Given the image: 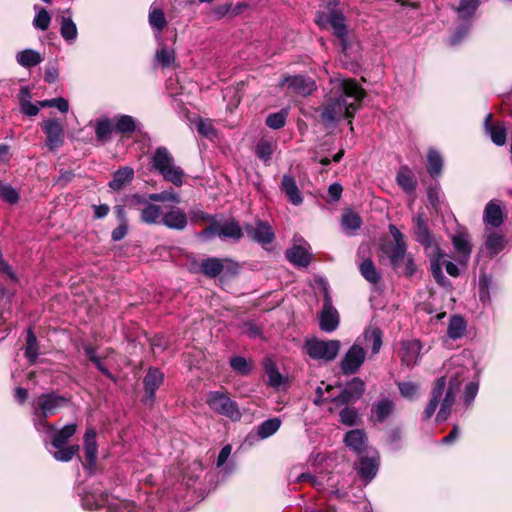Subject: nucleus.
I'll return each mask as SVG.
<instances>
[{"label":"nucleus","mask_w":512,"mask_h":512,"mask_svg":"<svg viewBox=\"0 0 512 512\" xmlns=\"http://www.w3.org/2000/svg\"><path fill=\"white\" fill-rule=\"evenodd\" d=\"M331 84L330 95L321 113L322 119L335 122L343 117H353L361 106L365 91L352 79L337 78Z\"/></svg>","instance_id":"1"},{"label":"nucleus","mask_w":512,"mask_h":512,"mask_svg":"<svg viewBox=\"0 0 512 512\" xmlns=\"http://www.w3.org/2000/svg\"><path fill=\"white\" fill-rule=\"evenodd\" d=\"M34 426L42 435L44 443H50L54 449L48 448L49 453L59 462H69L79 452V445H67L70 438L76 433V424H67L60 429L47 422V418H35Z\"/></svg>","instance_id":"2"},{"label":"nucleus","mask_w":512,"mask_h":512,"mask_svg":"<svg viewBox=\"0 0 512 512\" xmlns=\"http://www.w3.org/2000/svg\"><path fill=\"white\" fill-rule=\"evenodd\" d=\"M460 372H456L455 377L450 378V385L446 387V378L440 377L432 390L431 399L425 409L426 416H432L439 407L437 416H448L452 412V406L455 402V396L459 390L461 379H458Z\"/></svg>","instance_id":"3"},{"label":"nucleus","mask_w":512,"mask_h":512,"mask_svg":"<svg viewBox=\"0 0 512 512\" xmlns=\"http://www.w3.org/2000/svg\"><path fill=\"white\" fill-rule=\"evenodd\" d=\"M151 166L165 181L179 187L183 184L185 173L180 166L175 164L174 158L166 147H158L152 158Z\"/></svg>","instance_id":"4"},{"label":"nucleus","mask_w":512,"mask_h":512,"mask_svg":"<svg viewBox=\"0 0 512 512\" xmlns=\"http://www.w3.org/2000/svg\"><path fill=\"white\" fill-rule=\"evenodd\" d=\"M339 340H308L305 344L307 354L314 360L330 362L336 358L340 350Z\"/></svg>","instance_id":"5"},{"label":"nucleus","mask_w":512,"mask_h":512,"mask_svg":"<svg viewBox=\"0 0 512 512\" xmlns=\"http://www.w3.org/2000/svg\"><path fill=\"white\" fill-rule=\"evenodd\" d=\"M206 237L217 236L222 240L238 241L242 238L243 232L238 223L234 220L214 221L204 231Z\"/></svg>","instance_id":"6"},{"label":"nucleus","mask_w":512,"mask_h":512,"mask_svg":"<svg viewBox=\"0 0 512 512\" xmlns=\"http://www.w3.org/2000/svg\"><path fill=\"white\" fill-rule=\"evenodd\" d=\"M316 22L322 27H326L330 25L333 30L334 35L338 38L340 45L342 46V50L345 51L347 49L346 44V34L347 28L345 24V19L342 14L332 11L328 15H324L322 13H318L316 17Z\"/></svg>","instance_id":"7"},{"label":"nucleus","mask_w":512,"mask_h":512,"mask_svg":"<svg viewBox=\"0 0 512 512\" xmlns=\"http://www.w3.org/2000/svg\"><path fill=\"white\" fill-rule=\"evenodd\" d=\"M414 233L416 240L425 248L427 255H435L440 251V247L434 237L430 234L426 225V219L423 214H417L413 218Z\"/></svg>","instance_id":"8"},{"label":"nucleus","mask_w":512,"mask_h":512,"mask_svg":"<svg viewBox=\"0 0 512 512\" xmlns=\"http://www.w3.org/2000/svg\"><path fill=\"white\" fill-rule=\"evenodd\" d=\"M206 403L213 412L223 416H232L238 413L236 403L227 394L219 391L209 392L206 395Z\"/></svg>","instance_id":"9"},{"label":"nucleus","mask_w":512,"mask_h":512,"mask_svg":"<svg viewBox=\"0 0 512 512\" xmlns=\"http://www.w3.org/2000/svg\"><path fill=\"white\" fill-rule=\"evenodd\" d=\"M359 456L357 472L362 479L370 482L377 474L380 463V456L376 449H370Z\"/></svg>","instance_id":"10"},{"label":"nucleus","mask_w":512,"mask_h":512,"mask_svg":"<svg viewBox=\"0 0 512 512\" xmlns=\"http://www.w3.org/2000/svg\"><path fill=\"white\" fill-rule=\"evenodd\" d=\"M263 367L265 381L269 387L277 391L285 390L288 387V375L281 372L280 367L272 359H266Z\"/></svg>","instance_id":"11"},{"label":"nucleus","mask_w":512,"mask_h":512,"mask_svg":"<svg viewBox=\"0 0 512 512\" xmlns=\"http://www.w3.org/2000/svg\"><path fill=\"white\" fill-rule=\"evenodd\" d=\"M365 357L366 352L363 347L358 344L352 345L340 363L342 372L346 375L356 373L364 363Z\"/></svg>","instance_id":"12"},{"label":"nucleus","mask_w":512,"mask_h":512,"mask_svg":"<svg viewBox=\"0 0 512 512\" xmlns=\"http://www.w3.org/2000/svg\"><path fill=\"white\" fill-rule=\"evenodd\" d=\"M280 85L286 87L287 93L298 96H308L315 90V82L303 76H289L284 78Z\"/></svg>","instance_id":"13"},{"label":"nucleus","mask_w":512,"mask_h":512,"mask_svg":"<svg viewBox=\"0 0 512 512\" xmlns=\"http://www.w3.org/2000/svg\"><path fill=\"white\" fill-rule=\"evenodd\" d=\"M71 400L67 397L61 396L57 393H46L38 397L37 406L44 412L55 414L59 413L61 409L70 407Z\"/></svg>","instance_id":"14"},{"label":"nucleus","mask_w":512,"mask_h":512,"mask_svg":"<svg viewBox=\"0 0 512 512\" xmlns=\"http://www.w3.org/2000/svg\"><path fill=\"white\" fill-rule=\"evenodd\" d=\"M325 297L322 312L320 314V327L325 332L334 331L339 325V315L337 310L332 305V299L324 288Z\"/></svg>","instance_id":"15"},{"label":"nucleus","mask_w":512,"mask_h":512,"mask_svg":"<svg viewBox=\"0 0 512 512\" xmlns=\"http://www.w3.org/2000/svg\"><path fill=\"white\" fill-rule=\"evenodd\" d=\"M345 445L357 455H362L370 449L366 433L362 429H352L345 433L343 437Z\"/></svg>","instance_id":"16"},{"label":"nucleus","mask_w":512,"mask_h":512,"mask_svg":"<svg viewBox=\"0 0 512 512\" xmlns=\"http://www.w3.org/2000/svg\"><path fill=\"white\" fill-rule=\"evenodd\" d=\"M365 390V383L362 379L355 377L351 382L348 383L345 389H343L337 396L334 397V401L340 404H347L358 400Z\"/></svg>","instance_id":"17"},{"label":"nucleus","mask_w":512,"mask_h":512,"mask_svg":"<svg viewBox=\"0 0 512 512\" xmlns=\"http://www.w3.org/2000/svg\"><path fill=\"white\" fill-rule=\"evenodd\" d=\"M483 222L485 227L491 229L498 228L503 224V209L498 200H491L486 204L483 212Z\"/></svg>","instance_id":"18"},{"label":"nucleus","mask_w":512,"mask_h":512,"mask_svg":"<svg viewBox=\"0 0 512 512\" xmlns=\"http://www.w3.org/2000/svg\"><path fill=\"white\" fill-rule=\"evenodd\" d=\"M160 222L169 229L182 231L187 227L188 218L182 209L172 207L163 214Z\"/></svg>","instance_id":"19"},{"label":"nucleus","mask_w":512,"mask_h":512,"mask_svg":"<svg viewBox=\"0 0 512 512\" xmlns=\"http://www.w3.org/2000/svg\"><path fill=\"white\" fill-rule=\"evenodd\" d=\"M132 201L135 204H145V206L140 210V220L143 223L151 225L160 222L159 219L161 216V210L159 206L152 203H148V201L145 198L138 194L133 195Z\"/></svg>","instance_id":"20"},{"label":"nucleus","mask_w":512,"mask_h":512,"mask_svg":"<svg viewBox=\"0 0 512 512\" xmlns=\"http://www.w3.org/2000/svg\"><path fill=\"white\" fill-rule=\"evenodd\" d=\"M484 245L490 257H494L504 250L506 246L505 236L494 229L485 227Z\"/></svg>","instance_id":"21"},{"label":"nucleus","mask_w":512,"mask_h":512,"mask_svg":"<svg viewBox=\"0 0 512 512\" xmlns=\"http://www.w3.org/2000/svg\"><path fill=\"white\" fill-rule=\"evenodd\" d=\"M422 345L418 340L405 341L400 349V358L402 364L407 367L416 365L420 358Z\"/></svg>","instance_id":"22"},{"label":"nucleus","mask_w":512,"mask_h":512,"mask_svg":"<svg viewBox=\"0 0 512 512\" xmlns=\"http://www.w3.org/2000/svg\"><path fill=\"white\" fill-rule=\"evenodd\" d=\"M60 21V35L61 37L69 44L75 42L78 37V29L71 17L70 9H66L62 11L61 16L59 17Z\"/></svg>","instance_id":"23"},{"label":"nucleus","mask_w":512,"mask_h":512,"mask_svg":"<svg viewBox=\"0 0 512 512\" xmlns=\"http://www.w3.org/2000/svg\"><path fill=\"white\" fill-rule=\"evenodd\" d=\"M43 130L47 136V145L55 149L63 143V128L55 119H49L43 123Z\"/></svg>","instance_id":"24"},{"label":"nucleus","mask_w":512,"mask_h":512,"mask_svg":"<svg viewBox=\"0 0 512 512\" xmlns=\"http://www.w3.org/2000/svg\"><path fill=\"white\" fill-rule=\"evenodd\" d=\"M281 191L294 206H300L303 203V196L298 188L294 177L284 175L281 180Z\"/></svg>","instance_id":"25"},{"label":"nucleus","mask_w":512,"mask_h":512,"mask_svg":"<svg viewBox=\"0 0 512 512\" xmlns=\"http://www.w3.org/2000/svg\"><path fill=\"white\" fill-rule=\"evenodd\" d=\"M163 379L164 375L158 369H149L143 381L145 387L146 402H152L154 400L155 392L162 384Z\"/></svg>","instance_id":"26"},{"label":"nucleus","mask_w":512,"mask_h":512,"mask_svg":"<svg viewBox=\"0 0 512 512\" xmlns=\"http://www.w3.org/2000/svg\"><path fill=\"white\" fill-rule=\"evenodd\" d=\"M485 131L489 134L492 142L497 146H503L506 143V128L502 123H492V114H488L484 122Z\"/></svg>","instance_id":"27"},{"label":"nucleus","mask_w":512,"mask_h":512,"mask_svg":"<svg viewBox=\"0 0 512 512\" xmlns=\"http://www.w3.org/2000/svg\"><path fill=\"white\" fill-rule=\"evenodd\" d=\"M134 174V169L129 166L119 168L114 172L113 179L109 182V187L114 191H120L132 182Z\"/></svg>","instance_id":"28"},{"label":"nucleus","mask_w":512,"mask_h":512,"mask_svg":"<svg viewBox=\"0 0 512 512\" xmlns=\"http://www.w3.org/2000/svg\"><path fill=\"white\" fill-rule=\"evenodd\" d=\"M275 233L268 222L258 221V244L267 252H273L276 248L274 243Z\"/></svg>","instance_id":"29"},{"label":"nucleus","mask_w":512,"mask_h":512,"mask_svg":"<svg viewBox=\"0 0 512 512\" xmlns=\"http://www.w3.org/2000/svg\"><path fill=\"white\" fill-rule=\"evenodd\" d=\"M84 452L86 461L90 466L95 464L97 458L96 431L94 428H88L84 435Z\"/></svg>","instance_id":"30"},{"label":"nucleus","mask_w":512,"mask_h":512,"mask_svg":"<svg viewBox=\"0 0 512 512\" xmlns=\"http://www.w3.org/2000/svg\"><path fill=\"white\" fill-rule=\"evenodd\" d=\"M17 63L24 68H31L43 61L41 54L33 49H24L16 55Z\"/></svg>","instance_id":"31"},{"label":"nucleus","mask_w":512,"mask_h":512,"mask_svg":"<svg viewBox=\"0 0 512 512\" xmlns=\"http://www.w3.org/2000/svg\"><path fill=\"white\" fill-rule=\"evenodd\" d=\"M81 504L84 509L95 510L108 504V496L103 493L86 492L81 497Z\"/></svg>","instance_id":"32"},{"label":"nucleus","mask_w":512,"mask_h":512,"mask_svg":"<svg viewBox=\"0 0 512 512\" xmlns=\"http://www.w3.org/2000/svg\"><path fill=\"white\" fill-rule=\"evenodd\" d=\"M452 243L455 250L462 256L466 262L471 254L472 245L469 236L465 233H457L452 237Z\"/></svg>","instance_id":"33"},{"label":"nucleus","mask_w":512,"mask_h":512,"mask_svg":"<svg viewBox=\"0 0 512 512\" xmlns=\"http://www.w3.org/2000/svg\"><path fill=\"white\" fill-rule=\"evenodd\" d=\"M443 168V158L441 154L435 149H429L427 154V170L432 177H437L441 174Z\"/></svg>","instance_id":"34"},{"label":"nucleus","mask_w":512,"mask_h":512,"mask_svg":"<svg viewBox=\"0 0 512 512\" xmlns=\"http://www.w3.org/2000/svg\"><path fill=\"white\" fill-rule=\"evenodd\" d=\"M39 356V344L36 335L32 329L27 331L25 357L28 359L30 364H35Z\"/></svg>","instance_id":"35"},{"label":"nucleus","mask_w":512,"mask_h":512,"mask_svg":"<svg viewBox=\"0 0 512 512\" xmlns=\"http://www.w3.org/2000/svg\"><path fill=\"white\" fill-rule=\"evenodd\" d=\"M289 261L297 266L306 267L310 263V254L301 246H294L287 251Z\"/></svg>","instance_id":"36"},{"label":"nucleus","mask_w":512,"mask_h":512,"mask_svg":"<svg viewBox=\"0 0 512 512\" xmlns=\"http://www.w3.org/2000/svg\"><path fill=\"white\" fill-rule=\"evenodd\" d=\"M398 185L407 193H411L415 190L416 180L407 167H402L396 176Z\"/></svg>","instance_id":"37"},{"label":"nucleus","mask_w":512,"mask_h":512,"mask_svg":"<svg viewBox=\"0 0 512 512\" xmlns=\"http://www.w3.org/2000/svg\"><path fill=\"white\" fill-rule=\"evenodd\" d=\"M135 119L130 115H118L115 119L114 130L121 134H131L136 130Z\"/></svg>","instance_id":"38"},{"label":"nucleus","mask_w":512,"mask_h":512,"mask_svg":"<svg viewBox=\"0 0 512 512\" xmlns=\"http://www.w3.org/2000/svg\"><path fill=\"white\" fill-rule=\"evenodd\" d=\"M364 340L367 345L372 346V352L378 353L382 346V332L378 327L370 326L364 332Z\"/></svg>","instance_id":"39"},{"label":"nucleus","mask_w":512,"mask_h":512,"mask_svg":"<svg viewBox=\"0 0 512 512\" xmlns=\"http://www.w3.org/2000/svg\"><path fill=\"white\" fill-rule=\"evenodd\" d=\"M430 259L431 264V273L434 277V279L440 283L444 284L445 277L442 272V258L444 257V253L442 250L438 251V253H435V255H427Z\"/></svg>","instance_id":"40"},{"label":"nucleus","mask_w":512,"mask_h":512,"mask_svg":"<svg viewBox=\"0 0 512 512\" xmlns=\"http://www.w3.org/2000/svg\"><path fill=\"white\" fill-rule=\"evenodd\" d=\"M223 268V263L218 258H207L203 260L201 264L203 273L212 278L218 276L222 272Z\"/></svg>","instance_id":"41"},{"label":"nucleus","mask_w":512,"mask_h":512,"mask_svg":"<svg viewBox=\"0 0 512 512\" xmlns=\"http://www.w3.org/2000/svg\"><path fill=\"white\" fill-rule=\"evenodd\" d=\"M360 272L361 275L370 283L376 284L380 280V274L370 259H366L361 263Z\"/></svg>","instance_id":"42"},{"label":"nucleus","mask_w":512,"mask_h":512,"mask_svg":"<svg viewBox=\"0 0 512 512\" xmlns=\"http://www.w3.org/2000/svg\"><path fill=\"white\" fill-rule=\"evenodd\" d=\"M281 425L279 418H268L258 427V437L265 439L273 435Z\"/></svg>","instance_id":"43"},{"label":"nucleus","mask_w":512,"mask_h":512,"mask_svg":"<svg viewBox=\"0 0 512 512\" xmlns=\"http://www.w3.org/2000/svg\"><path fill=\"white\" fill-rule=\"evenodd\" d=\"M112 123L108 118L98 119L96 122L95 133L99 141H107L110 139L113 131Z\"/></svg>","instance_id":"44"},{"label":"nucleus","mask_w":512,"mask_h":512,"mask_svg":"<svg viewBox=\"0 0 512 512\" xmlns=\"http://www.w3.org/2000/svg\"><path fill=\"white\" fill-rule=\"evenodd\" d=\"M466 328V323L464 319L460 316H454L450 319L447 334L452 339L460 338Z\"/></svg>","instance_id":"45"},{"label":"nucleus","mask_w":512,"mask_h":512,"mask_svg":"<svg viewBox=\"0 0 512 512\" xmlns=\"http://www.w3.org/2000/svg\"><path fill=\"white\" fill-rule=\"evenodd\" d=\"M230 366L239 375H247L251 372L253 361H247L242 356H235L230 359Z\"/></svg>","instance_id":"46"},{"label":"nucleus","mask_w":512,"mask_h":512,"mask_svg":"<svg viewBox=\"0 0 512 512\" xmlns=\"http://www.w3.org/2000/svg\"><path fill=\"white\" fill-rule=\"evenodd\" d=\"M148 200L151 202H172L178 204L180 203V196L172 188H170L160 193L149 194Z\"/></svg>","instance_id":"47"},{"label":"nucleus","mask_w":512,"mask_h":512,"mask_svg":"<svg viewBox=\"0 0 512 512\" xmlns=\"http://www.w3.org/2000/svg\"><path fill=\"white\" fill-rule=\"evenodd\" d=\"M406 255V244L393 245L390 251V260L394 268L401 267L402 262L408 257Z\"/></svg>","instance_id":"48"},{"label":"nucleus","mask_w":512,"mask_h":512,"mask_svg":"<svg viewBox=\"0 0 512 512\" xmlns=\"http://www.w3.org/2000/svg\"><path fill=\"white\" fill-rule=\"evenodd\" d=\"M149 23L154 29L162 31L167 26L163 11L159 8L152 7L149 12Z\"/></svg>","instance_id":"49"},{"label":"nucleus","mask_w":512,"mask_h":512,"mask_svg":"<svg viewBox=\"0 0 512 512\" xmlns=\"http://www.w3.org/2000/svg\"><path fill=\"white\" fill-rule=\"evenodd\" d=\"M231 452L232 446L230 444H227L221 449L217 457L216 467L221 468L224 474H230L233 471V467L230 464L225 466V463L230 457Z\"/></svg>","instance_id":"50"},{"label":"nucleus","mask_w":512,"mask_h":512,"mask_svg":"<svg viewBox=\"0 0 512 512\" xmlns=\"http://www.w3.org/2000/svg\"><path fill=\"white\" fill-rule=\"evenodd\" d=\"M287 116L288 112L286 110L269 114L266 118V125L272 129H280L285 125Z\"/></svg>","instance_id":"51"},{"label":"nucleus","mask_w":512,"mask_h":512,"mask_svg":"<svg viewBox=\"0 0 512 512\" xmlns=\"http://www.w3.org/2000/svg\"><path fill=\"white\" fill-rule=\"evenodd\" d=\"M195 127L199 134L207 138L216 137V131L212 125L211 120L199 118L195 121Z\"/></svg>","instance_id":"52"},{"label":"nucleus","mask_w":512,"mask_h":512,"mask_svg":"<svg viewBox=\"0 0 512 512\" xmlns=\"http://www.w3.org/2000/svg\"><path fill=\"white\" fill-rule=\"evenodd\" d=\"M0 198L9 204H15L19 200V194L11 185L0 181Z\"/></svg>","instance_id":"53"},{"label":"nucleus","mask_w":512,"mask_h":512,"mask_svg":"<svg viewBox=\"0 0 512 512\" xmlns=\"http://www.w3.org/2000/svg\"><path fill=\"white\" fill-rule=\"evenodd\" d=\"M479 4L480 0H461L458 7L460 17H471L475 13Z\"/></svg>","instance_id":"54"},{"label":"nucleus","mask_w":512,"mask_h":512,"mask_svg":"<svg viewBox=\"0 0 512 512\" xmlns=\"http://www.w3.org/2000/svg\"><path fill=\"white\" fill-rule=\"evenodd\" d=\"M400 394L407 399H414L419 391V385L411 381H403L398 383Z\"/></svg>","instance_id":"55"},{"label":"nucleus","mask_w":512,"mask_h":512,"mask_svg":"<svg viewBox=\"0 0 512 512\" xmlns=\"http://www.w3.org/2000/svg\"><path fill=\"white\" fill-rule=\"evenodd\" d=\"M276 149V143L271 140H262L258 144V158L267 162L270 160L274 150Z\"/></svg>","instance_id":"56"},{"label":"nucleus","mask_w":512,"mask_h":512,"mask_svg":"<svg viewBox=\"0 0 512 512\" xmlns=\"http://www.w3.org/2000/svg\"><path fill=\"white\" fill-rule=\"evenodd\" d=\"M361 223L360 217L354 212L348 211L342 216V225L346 230H357L360 228Z\"/></svg>","instance_id":"57"},{"label":"nucleus","mask_w":512,"mask_h":512,"mask_svg":"<svg viewBox=\"0 0 512 512\" xmlns=\"http://www.w3.org/2000/svg\"><path fill=\"white\" fill-rule=\"evenodd\" d=\"M156 60L163 66L168 67L175 60V54L172 49L162 47L156 51Z\"/></svg>","instance_id":"58"},{"label":"nucleus","mask_w":512,"mask_h":512,"mask_svg":"<svg viewBox=\"0 0 512 512\" xmlns=\"http://www.w3.org/2000/svg\"><path fill=\"white\" fill-rule=\"evenodd\" d=\"M51 17L48 11L44 8L40 9L33 20V24L37 29L45 31L48 29Z\"/></svg>","instance_id":"59"},{"label":"nucleus","mask_w":512,"mask_h":512,"mask_svg":"<svg viewBox=\"0 0 512 512\" xmlns=\"http://www.w3.org/2000/svg\"><path fill=\"white\" fill-rule=\"evenodd\" d=\"M40 104L42 107H55L62 113H66L69 110L68 101L62 97L44 100Z\"/></svg>","instance_id":"60"},{"label":"nucleus","mask_w":512,"mask_h":512,"mask_svg":"<svg viewBox=\"0 0 512 512\" xmlns=\"http://www.w3.org/2000/svg\"><path fill=\"white\" fill-rule=\"evenodd\" d=\"M203 472V464L201 461L194 460L188 467V470L184 472V478L188 481L195 480L200 477Z\"/></svg>","instance_id":"61"},{"label":"nucleus","mask_w":512,"mask_h":512,"mask_svg":"<svg viewBox=\"0 0 512 512\" xmlns=\"http://www.w3.org/2000/svg\"><path fill=\"white\" fill-rule=\"evenodd\" d=\"M394 403L392 400L384 398L378 402L375 408L376 416H388L393 412Z\"/></svg>","instance_id":"62"},{"label":"nucleus","mask_w":512,"mask_h":512,"mask_svg":"<svg viewBox=\"0 0 512 512\" xmlns=\"http://www.w3.org/2000/svg\"><path fill=\"white\" fill-rule=\"evenodd\" d=\"M128 232V224H121L119 223L118 227H116L112 233L111 238L113 241H120L122 240Z\"/></svg>","instance_id":"63"},{"label":"nucleus","mask_w":512,"mask_h":512,"mask_svg":"<svg viewBox=\"0 0 512 512\" xmlns=\"http://www.w3.org/2000/svg\"><path fill=\"white\" fill-rule=\"evenodd\" d=\"M478 392V384L469 382L465 387V402L469 404L476 396Z\"/></svg>","instance_id":"64"}]
</instances>
